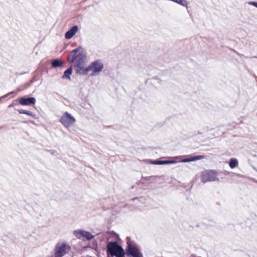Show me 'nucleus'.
I'll list each match as a JSON object with an SVG mask.
<instances>
[{"mask_svg": "<svg viewBox=\"0 0 257 257\" xmlns=\"http://www.w3.org/2000/svg\"><path fill=\"white\" fill-rule=\"evenodd\" d=\"M86 55L81 54L76 60L74 69L76 73L80 75H86L88 72V67H85Z\"/></svg>", "mask_w": 257, "mask_h": 257, "instance_id": "nucleus-1", "label": "nucleus"}, {"mask_svg": "<svg viewBox=\"0 0 257 257\" xmlns=\"http://www.w3.org/2000/svg\"><path fill=\"white\" fill-rule=\"evenodd\" d=\"M107 251L111 256L123 257L125 252L123 248L116 242H110L107 245Z\"/></svg>", "mask_w": 257, "mask_h": 257, "instance_id": "nucleus-2", "label": "nucleus"}, {"mask_svg": "<svg viewBox=\"0 0 257 257\" xmlns=\"http://www.w3.org/2000/svg\"><path fill=\"white\" fill-rule=\"evenodd\" d=\"M201 180L203 183L211 181H218L217 173L214 171H207L202 172Z\"/></svg>", "mask_w": 257, "mask_h": 257, "instance_id": "nucleus-3", "label": "nucleus"}, {"mask_svg": "<svg viewBox=\"0 0 257 257\" xmlns=\"http://www.w3.org/2000/svg\"><path fill=\"white\" fill-rule=\"evenodd\" d=\"M61 123L67 128L72 126L76 121V119L70 113L64 112L60 119Z\"/></svg>", "mask_w": 257, "mask_h": 257, "instance_id": "nucleus-4", "label": "nucleus"}, {"mask_svg": "<svg viewBox=\"0 0 257 257\" xmlns=\"http://www.w3.org/2000/svg\"><path fill=\"white\" fill-rule=\"evenodd\" d=\"M69 250V246L65 243L58 242L55 248V257H62Z\"/></svg>", "mask_w": 257, "mask_h": 257, "instance_id": "nucleus-5", "label": "nucleus"}, {"mask_svg": "<svg viewBox=\"0 0 257 257\" xmlns=\"http://www.w3.org/2000/svg\"><path fill=\"white\" fill-rule=\"evenodd\" d=\"M103 68L102 62L99 60H96L92 62L88 66V72L92 71V76L99 74Z\"/></svg>", "mask_w": 257, "mask_h": 257, "instance_id": "nucleus-6", "label": "nucleus"}, {"mask_svg": "<svg viewBox=\"0 0 257 257\" xmlns=\"http://www.w3.org/2000/svg\"><path fill=\"white\" fill-rule=\"evenodd\" d=\"M126 253L133 257H142V253L136 245L128 244Z\"/></svg>", "mask_w": 257, "mask_h": 257, "instance_id": "nucleus-7", "label": "nucleus"}, {"mask_svg": "<svg viewBox=\"0 0 257 257\" xmlns=\"http://www.w3.org/2000/svg\"><path fill=\"white\" fill-rule=\"evenodd\" d=\"M73 233L78 238H80L82 237H83L88 240H90L94 237V236L92 235L90 232L84 230H75Z\"/></svg>", "mask_w": 257, "mask_h": 257, "instance_id": "nucleus-8", "label": "nucleus"}, {"mask_svg": "<svg viewBox=\"0 0 257 257\" xmlns=\"http://www.w3.org/2000/svg\"><path fill=\"white\" fill-rule=\"evenodd\" d=\"M82 48L81 47H79L71 51L70 55L68 57V61L70 63H73L78 58L80 55L81 54L79 53V55L77 54L78 52H79Z\"/></svg>", "mask_w": 257, "mask_h": 257, "instance_id": "nucleus-9", "label": "nucleus"}, {"mask_svg": "<svg viewBox=\"0 0 257 257\" xmlns=\"http://www.w3.org/2000/svg\"><path fill=\"white\" fill-rule=\"evenodd\" d=\"M36 99L34 97H21L19 99V102L22 105H30L36 103Z\"/></svg>", "mask_w": 257, "mask_h": 257, "instance_id": "nucleus-10", "label": "nucleus"}, {"mask_svg": "<svg viewBox=\"0 0 257 257\" xmlns=\"http://www.w3.org/2000/svg\"><path fill=\"white\" fill-rule=\"evenodd\" d=\"M79 28L75 25L73 26L69 30H68L65 34L66 39H71L78 31Z\"/></svg>", "mask_w": 257, "mask_h": 257, "instance_id": "nucleus-11", "label": "nucleus"}, {"mask_svg": "<svg viewBox=\"0 0 257 257\" xmlns=\"http://www.w3.org/2000/svg\"><path fill=\"white\" fill-rule=\"evenodd\" d=\"M177 162L174 160H166V161H161V160H153L150 161V164L153 165H166V164H175Z\"/></svg>", "mask_w": 257, "mask_h": 257, "instance_id": "nucleus-12", "label": "nucleus"}, {"mask_svg": "<svg viewBox=\"0 0 257 257\" xmlns=\"http://www.w3.org/2000/svg\"><path fill=\"white\" fill-rule=\"evenodd\" d=\"M203 158H204V157L202 156H196L190 157H189L188 158L183 159L182 161V162L186 163V162H192V161H196V160H198L201 159H202Z\"/></svg>", "mask_w": 257, "mask_h": 257, "instance_id": "nucleus-13", "label": "nucleus"}, {"mask_svg": "<svg viewBox=\"0 0 257 257\" xmlns=\"http://www.w3.org/2000/svg\"><path fill=\"white\" fill-rule=\"evenodd\" d=\"M72 67H70L67 69L65 72L64 75L62 76V78H67L70 80V75L72 72Z\"/></svg>", "mask_w": 257, "mask_h": 257, "instance_id": "nucleus-14", "label": "nucleus"}, {"mask_svg": "<svg viewBox=\"0 0 257 257\" xmlns=\"http://www.w3.org/2000/svg\"><path fill=\"white\" fill-rule=\"evenodd\" d=\"M238 165V162L235 158H231L229 163V166L230 168L233 169L236 167Z\"/></svg>", "mask_w": 257, "mask_h": 257, "instance_id": "nucleus-15", "label": "nucleus"}, {"mask_svg": "<svg viewBox=\"0 0 257 257\" xmlns=\"http://www.w3.org/2000/svg\"><path fill=\"white\" fill-rule=\"evenodd\" d=\"M18 111L20 114H25L31 116L32 117H35L36 116V114L34 112L28 111V110L20 109V110H18Z\"/></svg>", "mask_w": 257, "mask_h": 257, "instance_id": "nucleus-16", "label": "nucleus"}, {"mask_svg": "<svg viewBox=\"0 0 257 257\" xmlns=\"http://www.w3.org/2000/svg\"><path fill=\"white\" fill-rule=\"evenodd\" d=\"M52 65L54 68L61 67L62 66V62L59 59H55L52 61Z\"/></svg>", "mask_w": 257, "mask_h": 257, "instance_id": "nucleus-17", "label": "nucleus"}, {"mask_svg": "<svg viewBox=\"0 0 257 257\" xmlns=\"http://www.w3.org/2000/svg\"><path fill=\"white\" fill-rule=\"evenodd\" d=\"M249 4L257 8V2H249Z\"/></svg>", "mask_w": 257, "mask_h": 257, "instance_id": "nucleus-18", "label": "nucleus"}, {"mask_svg": "<svg viewBox=\"0 0 257 257\" xmlns=\"http://www.w3.org/2000/svg\"><path fill=\"white\" fill-rule=\"evenodd\" d=\"M13 93H15V92H11V93H10L7 94V95H6L4 96L3 97H4H4H6L7 96H8V95H10V94H13Z\"/></svg>", "mask_w": 257, "mask_h": 257, "instance_id": "nucleus-19", "label": "nucleus"}]
</instances>
